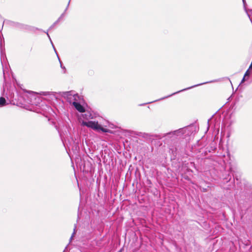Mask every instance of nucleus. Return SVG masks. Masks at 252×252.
<instances>
[{
	"mask_svg": "<svg viewBox=\"0 0 252 252\" xmlns=\"http://www.w3.org/2000/svg\"><path fill=\"white\" fill-rule=\"evenodd\" d=\"M194 131L193 126H189L178 129L164 133L162 135L164 142L168 147L169 152L174 157L181 150L180 143L178 139L187 138L190 136Z\"/></svg>",
	"mask_w": 252,
	"mask_h": 252,
	"instance_id": "nucleus-1",
	"label": "nucleus"
},
{
	"mask_svg": "<svg viewBox=\"0 0 252 252\" xmlns=\"http://www.w3.org/2000/svg\"><path fill=\"white\" fill-rule=\"evenodd\" d=\"M82 125L88 127L92 128L94 130L97 131H101L105 133H111V130L102 127V126L99 125L97 122L92 121L88 122L83 121Z\"/></svg>",
	"mask_w": 252,
	"mask_h": 252,
	"instance_id": "nucleus-2",
	"label": "nucleus"
},
{
	"mask_svg": "<svg viewBox=\"0 0 252 252\" xmlns=\"http://www.w3.org/2000/svg\"><path fill=\"white\" fill-rule=\"evenodd\" d=\"M60 94L69 103H72L74 101H77V98H79L78 94H75L72 91L61 92Z\"/></svg>",
	"mask_w": 252,
	"mask_h": 252,
	"instance_id": "nucleus-3",
	"label": "nucleus"
},
{
	"mask_svg": "<svg viewBox=\"0 0 252 252\" xmlns=\"http://www.w3.org/2000/svg\"><path fill=\"white\" fill-rule=\"evenodd\" d=\"M217 81L216 80H212V81H209V82H204V83H200V84H197V85H193L192 86H191V87H188V88H185V89H184L183 90H181L180 91H179L177 92H175V93H174L173 94H171L170 95H169L168 96H164L162 98H161L160 99H158V100H163L164 99H166V98H167L172 95H174L176 94H177L178 93H180L181 92H184V91H187V90H189L190 89H192V88H193L194 87H197V86H200V85H203V84H207V83H213V82H216ZM158 101V100H157Z\"/></svg>",
	"mask_w": 252,
	"mask_h": 252,
	"instance_id": "nucleus-4",
	"label": "nucleus"
},
{
	"mask_svg": "<svg viewBox=\"0 0 252 252\" xmlns=\"http://www.w3.org/2000/svg\"><path fill=\"white\" fill-rule=\"evenodd\" d=\"M37 94L36 93L32 92V94L29 102V103L32 105H37V103L39 102L40 98L36 97Z\"/></svg>",
	"mask_w": 252,
	"mask_h": 252,
	"instance_id": "nucleus-5",
	"label": "nucleus"
},
{
	"mask_svg": "<svg viewBox=\"0 0 252 252\" xmlns=\"http://www.w3.org/2000/svg\"><path fill=\"white\" fill-rule=\"evenodd\" d=\"M72 104L75 108V109L79 112L83 113L85 112V109L83 105H82L80 102L77 101H74L72 102Z\"/></svg>",
	"mask_w": 252,
	"mask_h": 252,
	"instance_id": "nucleus-6",
	"label": "nucleus"
},
{
	"mask_svg": "<svg viewBox=\"0 0 252 252\" xmlns=\"http://www.w3.org/2000/svg\"><path fill=\"white\" fill-rule=\"evenodd\" d=\"M83 117L86 119H91L93 118L92 114L89 111L86 112L84 115Z\"/></svg>",
	"mask_w": 252,
	"mask_h": 252,
	"instance_id": "nucleus-7",
	"label": "nucleus"
},
{
	"mask_svg": "<svg viewBox=\"0 0 252 252\" xmlns=\"http://www.w3.org/2000/svg\"><path fill=\"white\" fill-rule=\"evenodd\" d=\"M249 76L250 75H248V71H246L240 84L243 83L245 81L249 79Z\"/></svg>",
	"mask_w": 252,
	"mask_h": 252,
	"instance_id": "nucleus-8",
	"label": "nucleus"
},
{
	"mask_svg": "<svg viewBox=\"0 0 252 252\" xmlns=\"http://www.w3.org/2000/svg\"><path fill=\"white\" fill-rule=\"evenodd\" d=\"M6 104V101L3 97H0V106H4Z\"/></svg>",
	"mask_w": 252,
	"mask_h": 252,
	"instance_id": "nucleus-9",
	"label": "nucleus"
},
{
	"mask_svg": "<svg viewBox=\"0 0 252 252\" xmlns=\"http://www.w3.org/2000/svg\"><path fill=\"white\" fill-rule=\"evenodd\" d=\"M56 94L55 92H41V94H42L44 95H54Z\"/></svg>",
	"mask_w": 252,
	"mask_h": 252,
	"instance_id": "nucleus-10",
	"label": "nucleus"
},
{
	"mask_svg": "<svg viewBox=\"0 0 252 252\" xmlns=\"http://www.w3.org/2000/svg\"><path fill=\"white\" fill-rule=\"evenodd\" d=\"M58 58L59 60L60 63L61 67L63 69V73H66V69H65L64 66H63L62 62L60 60L59 56H58Z\"/></svg>",
	"mask_w": 252,
	"mask_h": 252,
	"instance_id": "nucleus-11",
	"label": "nucleus"
},
{
	"mask_svg": "<svg viewBox=\"0 0 252 252\" xmlns=\"http://www.w3.org/2000/svg\"><path fill=\"white\" fill-rule=\"evenodd\" d=\"M66 11L65 10H64V12L61 14L60 17L58 18V19L57 20V21H58V23L61 20V19L64 16L65 13Z\"/></svg>",
	"mask_w": 252,
	"mask_h": 252,
	"instance_id": "nucleus-12",
	"label": "nucleus"
},
{
	"mask_svg": "<svg viewBox=\"0 0 252 252\" xmlns=\"http://www.w3.org/2000/svg\"><path fill=\"white\" fill-rule=\"evenodd\" d=\"M76 229V225H75L74 228V229H73V232L72 234V235H71V237L70 238V241H71V240L72 239L73 237H74V235L75 234Z\"/></svg>",
	"mask_w": 252,
	"mask_h": 252,
	"instance_id": "nucleus-13",
	"label": "nucleus"
},
{
	"mask_svg": "<svg viewBox=\"0 0 252 252\" xmlns=\"http://www.w3.org/2000/svg\"><path fill=\"white\" fill-rule=\"evenodd\" d=\"M58 23V21H56L55 22H54V24H53L52 25H51V26L50 27V28H49V30H52V29L55 27V26L56 24H57Z\"/></svg>",
	"mask_w": 252,
	"mask_h": 252,
	"instance_id": "nucleus-14",
	"label": "nucleus"
},
{
	"mask_svg": "<svg viewBox=\"0 0 252 252\" xmlns=\"http://www.w3.org/2000/svg\"><path fill=\"white\" fill-rule=\"evenodd\" d=\"M44 32L47 34V36H48V38H49V39H50V42H51V44H52V45H53V42H52V40H51V38H50V35H49V34H48V31H47V32Z\"/></svg>",
	"mask_w": 252,
	"mask_h": 252,
	"instance_id": "nucleus-15",
	"label": "nucleus"
},
{
	"mask_svg": "<svg viewBox=\"0 0 252 252\" xmlns=\"http://www.w3.org/2000/svg\"><path fill=\"white\" fill-rule=\"evenodd\" d=\"M52 45L53 48H54V51H55V52L56 54H57V56H58V53H57V51H56V48H55V46H54V44H53V45Z\"/></svg>",
	"mask_w": 252,
	"mask_h": 252,
	"instance_id": "nucleus-16",
	"label": "nucleus"
},
{
	"mask_svg": "<svg viewBox=\"0 0 252 252\" xmlns=\"http://www.w3.org/2000/svg\"><path fill=\"white\" fill-rule=\"evenodd\" d=\"M211 119H212V118H210V119H209V120H208V127H207V130H208L209 127V126H209V122H210V121Z\"/></svg>",
	"mask_w": 252,
	"mask_h": 252,
	"instance_id": "nucleus-17",
	"label": "nucleus"
},
{
	"mask_svg": "<svg viewBox=\"0 0 252 252\" xmlns=\"http://www.w3.org/2000/svg\"><path fill=\"white\" fill-rule=\"evenodd\" d=\"M70 0H69V1H68V4H67V6H66V8H65V11H66V10H67V9H68V6H69V3H70Z\"/></svg>",
	"mask_w": 252,
	"mask_h": 252,
	"instance_id": "nucleus-18",
	"label": "nucleus"
},
{
	"mask_svg": "<svg viewBox=\"0 0 252 252\" xmlns=\"http://www.w3.org/2000/svg\"><path fill=\"white\" fill-rule=\"evenodd\" d=\"M150 103H151V102H148V103H144V104H140L139 105H140V106H142V105H145V104H146Z\"/></svg>",
	"mask_w": 252,
	"mask_h": 252,
	"instance_id": "nucleus-19",
	"label": "nucleus"
},
{
	"mask_svg": "<svg viewBox=\"0 0 252 252\" xmlns=\"http://www.w3.org/2000/svg\"><path fill=\"white\" fill-rule=\"evenodd\" d=\"M226 182H228V181H229L230 179H229V180H228L227 178H226Z\"/></svg>",
	"mask_w": 252,
	"mask_h": 252,
	"instance_id": "nucleus-20",
	"label": "nucleus"
},
{
	"mask_svg": "<svg viewBox=\"0 0 252 252\" xmlns=\"http://www.w3.org/2000/svg\"><path fill=\"white\" fill-rule=\"evenodd\" d=\"M36 30H39V31H42V30H41V29H38V28H36Z\"/></svg>",
	"mask_w": 252,
	"mask_h": 252,
	"instance_id": "nucleus-21",
	"label": "nucleus"
},
{
	"mask_svg": "<svg viewBox=\"0 0 252 252\" xmlns=\"http://www.w3.org/2000/svg\"><path fill=\"white\" fill-rule=\"evenodd\" d=\"M4 75H5V73H4V72H3V77H4V79H5V76H4Z\"/></svg>",
	"mask_w": 252,
	"mask_h": 252,
	"instance_id": "nucleus-22",
	"label": "nucleus"
},
{
	"mask_svg": "<svg viewBox=\"0 0 252 252\" xmlns=\"http://www.w3.org/2000/svg\"><path fill=\"white\" fill-rule=\"evenodd\" d=\"M229 169H230V170H231H231H232V168H231H231H229Z\"/></svg>",
	"mask_w": 252,
	"mask_h": 252,
	"instance_id": "nucleus-23",
	"label": "nucleus"
},
{
	"mask_svg": "<svg viewBox=\"0 0 252 252\" xmlns=\"http://www.w3.org/2000/svg\"><path fill=\"white\" fill-rule=\"evenodd\" d=\"M250 11L252 12V9L250 10Z\"/></svg>",
	"mask_w": 252,
	"mask_h": 252,
	"instance_id": "nucleus-24",
	"label": "nucleus"
}]
</instances>
